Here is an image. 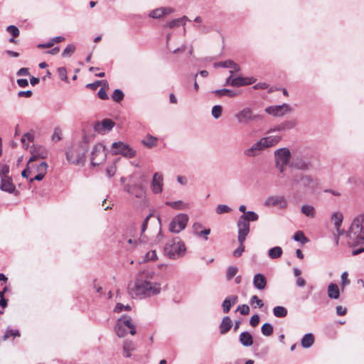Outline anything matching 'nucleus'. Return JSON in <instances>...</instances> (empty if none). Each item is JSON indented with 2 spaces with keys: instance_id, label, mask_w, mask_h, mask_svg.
Masks as SVG:
<instances>
[{
  "instance_id": "23",
  "label": "nucleus",
  "mask_w": 364,
  "mask_h": 364,
  "mask_svg": "<svg viewBox=\"0 0 364 364\" xmlns=\"http://www.w3.org/2000/svg\"><path fill=\"white\" fill-rule=\"evenodd\" d=\"M214 66L215 68L220 66V67L230 68L231 69L230 70V74H234L235 73H237L240 70V68L239 65L235 63L234 61H232L231 60L222 61V62H219V63H215L214 64Z\"/></svg>"
},
{
  "instance_id": "55",
  "label": "nucleus",
  "mask_w": 364,
  "mask_h": 364,
  "mask_svg": "<svg viewBox=\"0 0 364 364\" xmlns=\"http://www.w3.org/2000/svg\"><path fill=\"white\" fill-rule=\"evenodd\" d=\"M236 311H239L242 315H247L250 312V308L246 304L239 305Z\"/></svg>"
},
{
  "instance_id": "32",
  "label": "nucleus",
  "mask_w": 364,
  "mask_h": 364,
  "mask_svg": "<svg viewBox=\"0 0 364 364\" xmlns=\"http://www.w3.org/2000/svg\"><path fill=\"white\" fill-rule=\"evenodd\" d=\"M216 96H228L230 97H234L239 95V92L230 90V89H220V90H215L213 92Z\"/></svg>"
},
{
  "instance_id": "1",
  "label": "nucleus",
  "mask_w": 364,
  "mask_h": 364,
  "mask_svg": "<svg viewBox=\"0 0 364 364\" xmlns=\"http://www.w3.org/2000/svg\"><path fill=\"white\" fill-rule=\"evenodd\" d=\"M155 273L151 269L139 272L133 284L128 287V292L132 298H144L157 295L161 292V284L153 282Z\"/></svg>"
},
{
  "instance_id": "64",
  "label": "nucleus",
  "mask_w": 364,
  "mask_h": 364,
  "mask_svg": "<svg viewBox=\"0 0 364 364\" xmlns=\"http://www.w3.org/2000/svg\"><path fill=\"white\" fill-rule=\"evenodd\" d=\"M259 322V316L258 314L253 315L250 321V323L252 326L255 327L258 325Z\"/></svg>"
},
{
  "instance_id": "9",
  "label": "nucleus",
  "mask_w": 364,
  "mask_h": 364,
  "mask_svg": "<svg viewBox=\"0 0 364 364\" xmlns=\"http://www.w3.org/2000/svg\"><path fill=\"white\" fill-rule=\"evenodd\" d=\"M127 330H129V333L132 336L136 334L135 326L132 319L129 316L123 315L117 322L115 332L117 336L123 337L127 334Z\"/></svg>"
},
{
  "instance_id": "13",
  "label": "nucleus",
  "mask_w": 364,
  "mask_h": 364,
  "mask_svg": "<svg viewBox=\"0 0 364 364\" xmlns=\"http://www.w3.org/2000/svg\"><path fill=\"white\" fill-rule=\"evenodd\" d=\"M264 205L267 207H277L279 209H286L288 206V201L284 196H272L265 200Z\"/></svg>"
},
{
  "instance_id": "8",
  "label": "nucleus",
  "mask_w": 364,
  "mask_h": 364,
  "mask_svg": "<svg viewBox=\"0 0 364 364\" xmlns=\"http://www.w3.org/2000/svg\"><path fill=\"white\" fill-rule=\"evenodd\" d=\"M298 184L305 190L314 191L318 186V181L310 175L296 173L292 176L291 186Z\"/></svg>"
},
{
  "instance_id": "59",
  "label": "nucleus",
  "mask_w": 364,
  "mask_h": 364,
  "mask_svg": "<svg viewBox=\"0 0 364 364\" xmlns=\"http://www.w3.org/2000/svg\"><path fill=\"white\" fill-rule=\"evenodd\" d=\"M102 84L103 85H107V82L104 80V81H96L95 82H93V83H89L87 85V87L92 89V90H95L98 87V86Z\"/></svg>"
},
{
  "instance_id": "62",
  "label": "nucleus",
  "mask_w": 364,
  "mask_h": 364,
  "mask_svg": "<svg viewBox=\"0 0 364 364\" xmlns=\"http://www.w3.org/2000/svg\"><path fill=\"white\" fill-rule=\"evenodd\" d=\"M156 252L155 250H152L150 252H148L145 255V260L146 261H152L155 260L156 259Z\"/></svg>"
},
{
  "instance_id": "52",
  "label": "nucleus",
  "mask_w": 364,
  "mask_h": 364,
  "mask_svg": "<svg viewBox=\"0 0 364 364\" xmlns=\"http://www.w3.org/2000/svg\"><path fill=\"white\" fill-rule=\"evenodd\" d=\"M9 166L4 164L1 166L0 169V178H10L9 176Z\"/></svg>"
},
{
  "instance_id": "29",
  "label": "nucleus",
  "mask_w": 364,
  "mask_h": 364,
  "mask_svg": "<svg viewBox=\"0 0 364 364\" xmlns=\"http://www.w3.org/2000/svg\"><path fill=\"white\" fill-rule=\"evenodd\" d=\"M232 326V321L229 316H225L220 324L219 329L221 334L227 333Z\"/></svg>"
},
{
  "instance_id": "56",
  "label": "nucleus",
  "mask_w": 364,
  "mask_h": 364,
  "mask_svg": "<svg viewBox=\"0 0 364 364\" xmlns=\"http://www.w3.org/2000/svg\"><path fill=\"white\" fill-rule=\"evenodd\" d=\"M130 309H131L130 306H129V305L124 306L122 304L117 303L114 307V312L119 313V312L122 311L123 310L129 311Z\"/></svg>"
},
{
  "instance_id": "27",
  "label": "nucleus",
  "mask_w": 364,
  "mask_h": 364,
  "mask_svg": "<svg viewBox=\"0 0 364 364\" xmlns=\"http://www.w3.org/2000/svg\"><path fill=\"white\" fill-rule=\"evenodd\" d=\"M238 301V297L236 295H231L225 298L223 301L222 306L223 311L225 314H227L230 311L231 307L235 305Z\"/></svg>"
},
{
  "instance_id": "34",
  "label": "nucleus",
  "mask_w": 364,
  "mask_h": 364,
  "mask_svg": "<svg viewBox=\"0 0 364 364\" xmlns=\"http://www.w3.org/2000/svg\"><path fill=\"white\" fill-rule=\"evenodd\" d=\"M189 21V19L188 18L187 16H183V17L181 18H175L172 21H171L168 23V26L170 28H173L174 27H176V26H178L180 24H183V25H185L186 24V22Z\"/></svg>"
},
{
  "instance_id": "7",
  "label": "nucleus",
  "mask_w": 364,
  "mask_h": 364,
  "mask_svg": "<svg viewBox=\"0 0 364 364\" xmlns=\"http://www.w3.org/2000/svg\"><path fill=\"white\" fill-rule=\"evenodd\" d=\"M87 149L82 144L72 146L66 152V159L72 164L78 165L83 164L85 161Z\"/></svg>"
},
{
  "instance_id": "26",
  "label": "nucleus",
  "mask_w": 364,
  "mask_h": 364,
  "mask_svg": "<svg viewBox=\"0 0 364 364\" xmlns=\"http://www.w3.org/2000/svg\"><path fill=\"white\" fill-rule=\"evenodd\" d=\"M253 284L259 290L264 289L267 286L266 277L260 273L256 274L253 278Z\"/></svg>"
},
{
  "instance_id": "54",
  "label": "nucleus",
  "mask_w": 364,
  "mask_h": 364,
  "mask_svg": "<svg viewBox=\"0 0 364 364\" xmlns=\"http://www.w3.org/2000/svg\"><path fill=\"white\" fill-rule=\"evenodd\" d=\"M154 217V215L152 213H150L149 215L146 216L144 222L142 223L141 225V235L144 234L145 230H146L147 225L149 223V220Z\"/></svg>"
},
{
  "instance_id": "24",
  "label": "nucleus",
  "mask_w": 364,
  "mask_h": 364,
  "mask_svg": "<svg viewBox=\"0 0 364 364\" xmlns=\"http://www.w3.org/2000/svg\"><path fill=\"white\" fill-rule=\"evenodd\" d=\"M256 79L253 77H234V80L232 82V87H241L245 85H250L255 82Z\"/></svg>"
},
{
  "instance_id": "58",
  "label": "nucleus",
  "mask_w": 364,
  "mask_h": 364,
  "mask_svg": "<svg viewBox=\"0 0 364 364\" xmlns=\"http://www.w3.org/2000/svg\"><path fill=\"white\" fill-rule=\"evenodd\" d=\"M58 75L60 78L63 81H67V70L64 67L59 68L58 69Z\"/></svg>"
},
{
  "instance_id": "21",
  "label": "nucleus",
  "mask_w": 364,
  "mask_h": 364,
  "mask_svg": "<svg viewBox=\"0 0 364 364\" xmlns=\"http://www.w3.org/2000/svg\"><path fill=\"white\" fill-rule=\"evenodd\" d=\"M174 11V9L171 7H159L151 11L149 16L152 18H160L164 16L168 15Z\"/></svg>"
},
{
  "instance_id": "48",
  "label": "nucleus",
  "mask_w": 364,
  "mask_h": 364,
  "mask_svg": "<svg viewBox=\"0 0 364 364\" xmlns=\"http://www.w3.org/2000/svg\"><path fill=\"white\" fill-rule=\"evenodd\" d=\"M237 272H238L237 267H234V266H230L227 269V272H226L227 279L228 280H230L231 279L233 278V277L235 276V274L237 273Z\"/></svg>"
},
{
  "instance_id": "38",
  "label": "nucleus",
  "mask_w": 364,
  "mask_h": 364,
  "mask_svg": "<svg viewBox=\"0 0 364 364\" xmlns=\"http://www.w3.org/2000/svg\"><path fill=\"white\" fill-rule=\"evenodd\" d=\"M158 139L155 136L148 134L142 141L143 144L149 147H154L157 144Z\"/></svg>"
},
{
  "instance_id": "30",
  "label": "nucleus",
  "mask_w": 364,
  "mask_h": 364,
  "mask_svg": "<svg viewBox=\"0 0 364 364\" xmlns=\"http://www.w3.org/2000/svg\"><path fill=\"white\" fill-rule=\"evenodd\" d=\"M328 296L331 299H337L340 296V290L338 286L334 283H331L328 286Z\"/></svg>"
},
{
  "instance_id": "4",
  "label": "nucleus",
  "mask_w": 364,
  "mask_h": 364,
  "mask_svg": "<svg viewBox=\"0 0 364 364\" xmlns=\"http://www.w3.org/2000/svg\"><path fill=\"white\" fill-rule=\"evenodd\" d=\"M164 251L169 259H175L183 257L186 248L184 242L178 237H176L167 242Z\"/></svg>"
},
{
  "instance_id": "50",
  "label": "nucleus",
  "mask_w": 364,
  "mask_h": 364,
  "mask_svg": "<svg viewBox=\"0 0 364 364\" xmlns=\"http://www.w3.org/2000/svg\"><path fill=\"white\" fill-rule=\"evenodd\" d=\"M230 211L231 208L226 205L220 204L216 208V213L218 214L228 213H230Z\"/></svg>"
},
{
  "instance_id": "42",
  "label": "nucleus",
  "mask_w": 364,
  "mask_h": 364,
  "mask_svg": "<svg viewBox=\"0 0 364 364\" xmlns=\"http://www.w3.org/2000/svg\"><path fill=\"white\" fill-rule=\"evenodd\" d=\"M166 204L167 205L171 207L172 208H174L176 210L184 209L185 208H186V205H183V203L181 200H178V201H174V202L167 201L166 203Z\"/></svg>"
},
{
  "instance_id": "35",
  "label": "nucleus",
  "mask_w": 364,
  "mask_h": 364,
  "mask_svg": "<svg viewBox=\"0 0 364 364\" xmlns=\"http://www.w3.org/2000/svg\"><path fill=\"white\" fill-rule=\"evenodd\" d=\"M287 309L281 306H277L273 309L274 316L277 318H284L287 315Z\"/></svg>"
},
{
  "instance_id": "44",
  "label": "nucleus",
  "mask_w": 364,
  "mask_h": 364,
  "mask_svg": "<svg viewBox=\"0 0 364 364\" xmlns=\"http://www.w3.org/2000/svg\"><path fill=\"white\" fill-rule=\"evenodd\" d=\"M283 131H287L294 128L296 125V120H288L281 123Z\"/></svg>"
},
{
  "instance_id": "37",
  "label": "nucleus",
  "mask_w": 364,
  "mask_h": 364,
  "mask_svg": "<svg viewBox=\"0 0 364 364\" xmlns=\"http://www.w3.org/2000/svg\"><path fill=\"white\" fill-rule=\"evenodd\" d=\"M301 210L303 214L310 218H314L316 214L315 208L311 205H304Z\"/></svg>"
},
{
  "instance_id": "33",
  "label": "nucleus",
  "mask_w": 364,
  "mask_h": 364,
  "mask_svg": "<svg viewBox=\"0 0 364 364\" xmlns=\"http://www.w3.org/2000/svg\"><path fill=\"white\" fill-rule=\"evenodd\" d=\"M314 342V335L311 333L305 334L301 340V345L304 348H310Z\"/></svg>"
},
{
  "instance_id": "31",
  "label": "nucleus",
  "mask_w": 364,
  "mask_h": 364,
  "mask_svg": "<svg viewBox=\"0 0 364 364\" xmlns=\"http://www.w3.org/2000/svg\"><path fill=\"white\" fill-rule=\"evenodd\" d=\"M135 350V344L132 341H124L123 344L124 355L129 358L132 355V351Z\"/></svg>"
},
{
  "instance_id": "11",
  "label": "nucleus",
  "mask_w": 364,
  "mask_h": 364,
  "mask_svg": "<svg viewBox=\"0 0 364 364\" xmlns=\"http://www.w3.org/2000/svg\"><path fill=\"white\" fill-rule=\"evenodd\" d=\"M113 155L121 154L127 158H132L135 156V151L128 144L122 141L114 142L112 145Z\"/></svg>"
},
{
  "instance_id": "28",
  "label": "nucleus",
  "mask_w": 364,
  "mask_h": 364,
  "mask_svg": "<svg viewBox=\"0 0 364 364\" xmlns=\"http://www.w3.org/2000/svg\"><path fill=\"white\" fill-rule=\"evenodd\" d=\"M239 341L244 347H250L253 344V337L248 331H243L239 336Z\"/></svg>"
},
{
  "instance_id": "14",
  "label": "nucleus",
  "mask_w": 364,
  "mask_h": 364,
  "mask_svg": "<svg viewBox=\"0 0 364 364\" xmlns=\"http://www.w3.org/2000/svg\"><path fill=\"white\" fill-rule=\"evenodd\" d=\"M290 166L297 170L309 171L312 167V164L308 157L297 156L293 159Z\"/></svg>"
},
{
  "instance_id": "22",
  "label": "nucleus",
  "mask_w": 364,
  "mask_h": 364,
  "mask_svg": "<svg viewBox=\"0 0 364 364\" xmlns=\"http://www.w3.org/2000/svg\"><path fill=\"white\" fill-rule=\"evenodd\" d=\"M343 219V216L341 212H335L331 216V220L334 223V226L338 233V236H340L344 233V230L341 229Z\"/></svg>"
},
{
  "instance_id": "17",
  "label": "nucleus",
  "mask_w": 364,
  "mask_h": 364,
  "mask_svg": "<svg viewBox=\"0 0 364 364\" xmlns=\"http://www.w3.org/2000/svg\"><path fill=\"white\" fill-rule=\"evenodd\" d=\"M115 123L110 119H104L102 122H97L94 124V130L95 132L105 134L106 132H109L114 127Z\"/></svg>"
},
{
  "instance_id": "39",
  "label": "nucleus",
  "mask_w": 364,
  "mask_h": 364,
  "mask_svg": "<svg viewBox=\"0 0 364 364\" xmlns=\"http://www.w3.org/2000/svg\"><path fill=\"white\" fill-rule=\"evenodd\" d=\"M262 333L265 336H269L273 333L274 328L271 323H265L261 328Z\"/></svg>"
},
{
  "instance_id": "25",
  "label": "nucleus",
  "mask_w": 364,
  "mask_h": 364,
  "mask_svg": "<svg viewBox=\"0 0 364 364\" xmlns=\"http://www.w3.org/2000/svg\"><path fill=\"white\" fill-rule=\"evenodd\" d=\"M0 189L9 193H15L16 187L11 178H1Z\"/></svg>"
},
{
  "instance_id": "19",
  "label": "nucleus",
  "mask_w": 364,
  "mask_h": 364,
  "mask_svg": "<svg viewBox=\"0 0 364 364\" xmlns=\"http://www.w3.org/2000/svg\"><path fill=\"white\" fill-rule=\"evenodd\" d=\"M124 190L129 194L137 198H142L145 195L144 189L141 185H126Z\"/></svg>"
},
{
  "instance_id": "3",
  "label": "nucleus",
  "mask_w": 364,
  "mask_h": 364,
  "mask_svg": "<svg viewBox=\"0 0 364 364\" xmlns=\"http://www.w3.org/2000/svg\"><path fill=\"white\" fill-rule=\"evenodd\" d=\"M282 140L280 135H269L262 137L254 143L250 148L244 151V154L249 157L257 156L261 151L275 146Z\"/></svg>"
},
{
  "instance_id": "46",
  "label": "nucleus",
  "mask_w": 364,
  "mask_h": 364,
  "mask_svg": "<svg viewBox=\"0 0 364 364\" xmlns=\"http://www.w3.org/2000/svg\"><path fill=\"white\" fill-rule=\"evenodd\" d=\"M75 50V46L73 44H69L66 46L62 53L63 57H69L73 54Z\"/></svg>"
},
{
  "instance_id": "43",
  "label": "nucleus",
  "mask_w": 364,
  "mask_h": 364,
  "mask_svg": "<svg viewBox=\"0 0 364 364\" xmlns=\"http://www.w3.org/2000/svg\"><path fill=\"white\" fill-rule=\"evenodd\" d=\"M124 93L123 92L119 89L114 90L112 98V100L116 102H120L123 98H124Z\"/></svg>"
},
{
  "instance_id": "61",
  "label": "nucleus",
  "mask_w": 364,
  "mask_h": 364,
  "mask_svg": "<svg viewBox=\"0 0 364 364\" xmlns=\"http://www.w3.org/2000/svg\"><path fill=\"white\" fill-rule=\"evenodd\" d=\"M116 171H117V167H116L115 164H112L107 168L106 173L109 177H112L115 174Z\"/></svg>"
},
{
  "instance_id": "36",
  "label": "nucleus",
  "mask_w": 364,
  "mask_h": 364,
  "mask_svg": "<svg viewBox=\"0 0 364 364\" xmlns=\"http://www.w3.org/2000/svg\"><path fill=\"white\" fill-rule=\"evenodd\" d=\"M282 255V247L277 246L269 250L268 255L271 259H277Z\"/></svg>"
},
{
  "instance_id": "12",
  "label": "nucleus",
  "mask_w": 364,
  "mask_h": 364,
  "mask_svg": "<svg viewBox=\"0 0 364 364\" xmlns=\"http://www.w3.org/2000/svg\"><path fill=\"white\" fill-rule=\"evenodd\" d=\"M105 146L102 144H97L94 146L91 153V164L96 166L102 163L106 159Z\"/></svg>"
},
{
  "instance_id": "51",
  "label": "nucleus",
  "mask_w": 364,
  "mask_h": 364,
  "mask_svg": "<svg viewBox=\"0 0 364 364\" xmlns=\"http://www.w3.org/2000/svg\"><path fill=\"white\" fill-rule=\"evenodd\" d=\"M11 336H20V333L18 330L8 329L4 335V340L8 339Z\"/></svg>"
},
{
  "instance_id": "41",
  "label": "nucleus",
  "mask_w": 364,
  "mask_h": 364,
  "mask_svg": "<svg viewBox=\"0 0 364 364\" xmlns=\"http://www.w3.org/2000/svg\"><path fill=\"white\" fill-rule=\"evenodd\" d=\"M241 216H245L247 219V221L250 223V221L254 222L257 221L259 218L258 215L254 211L249 210L246 213L242 215Z\"/></svg>"
},
{
  "instance_id": "20",
  "label": "nucleus",
  "mask_w": 364,
  "mask_h": 364,
  "mask_svg": "<svg viewBox=\"0 0 364 364\" xmlns=\"http://www.w3.org/2000/svg\"><path fill=\"white\" fill-rule=\"evenodd\" d=\"M163 176L161 173L156 172L153 176L151 182V189L154 193H161L163 191Z\"/></svg>"
},
{
  "instance_id": "40",
  "label": "nucleus",
  "mask_w": 364,
  "mask_h": 364,
  "mask_svg": "<svg viewBox=\"0 0 364 364\" xmlns=\"http://www.w3.org/2000/svg\"><path fill=\"white\" fill-rule=\"evenodd\" d=\"M223 107L221 105H215L212 107L211 114L213 118L219 119L222 116Z\"/></svg>"
},
{
  "instance_id": "49",
  "label": "nucleus",
  "mask_w": 364,
  "mask_h": 364,
  "mask_svg": "<svg viewBox=\"0 0 364 364\" xmlns=\"http://www.w3.org/2000/svg\"><path fill=\"white\" fill-rule=\"evenodd\" d=\"M348 274L347 272H343L341 274V286L342 290H343L345 287L349 285L350 283V279H348Z\"/></svg>"
},
{
  "instance_id": "47",
  "label": "nucleus",
  "mask_w": 364,
  "mask_h": 364,
  "mask_svg": "<svg viewBox=\"0 0 364 364\" xmlns=\"http://www.w3.org/2000/svg\"><path fill=\"white\" fill-rule=\"evenodd\" d=\"M294 240L303 244L308 242V239L301 231H298L294 234Z\"/></svg>"
},
{
  "instance_id": "53",
  "label": "nucleus",
  "mask_w": 364,
  "mask_h": 364,
  "mask_svg": "<svg viewBox=\"0 0 364 364\" xmlns=\"http://www.w3.org/2000/svg\"><path fill=\"white\" fill-rule=\"evenodd\" d=\"M6 31L10 33L13 37H17L19 35V30L16 26H9L6 28Z\"/></svg>"
},
{
  "instance_id": "60",
  "label": "nucleus",
  "mask_w": 364,
  "mask_h": 364,
  "mask_svg": "<svg viewBox=\"0 0 364 364\" xmlns=\"http://www.w3.org/2000/svg\"><path fill=\"white\" fill-rule=\"evenodd\" d=\"M33 139H34V135L32 132H27L23 136H22V139H21V142L22 144L24 145L25 143H26V141H33Z\"/></svg>"
},
{
  "instance_id": "16",
  "label": "nucleus",
  "mask_w": 364,
  "mask_h": 364,
  "mask_svg": "<svg viewBox=\"0 0 364 364\" xmlns=\"http://www.w3.org/2000/svg\"><path fill=\"white\" fill-rule=\"evenodd\" d=\"M238 229L237 240H245L250 232V223L245 216H240L237 222Z\"/></svg>"
},
{
  "instance_id": "10",
  "label": "nucleus",
  "mask_w": 364,
  "mask_h": 364,
  "mask_svg": "<svg viewBox=\"0 0 364 364\" xmlns=\"http://www.w3.org/2000/svg\"><path fill=\"white\" fill-rule=\"evenodd\" d=\"M188 219L189 218L186 214L180 213L177 215L169 223V231L173 233H179L186 228Z\"/></svg>"
},
{
  "instance_id": "5",
  "label": "nucleus",
  "mask_w": 364,
  "mask_h": 364,
  "mask_svg": "<svg viewBox=\"0 0 364 364\" xmlns=\"http://www.w3.org/2000/svg\"><path fill=\"white\" fill-rule=\"evenodd\" d=\"M234 118L238 124L247 126L252 122L262 120L263 117L255 114L250 107H244L234 114Z\"/></svg>"
},
{
  "instance_id": "57",
  "label": "nucleus",
  "mask_w": 364,
  "mask_h": 364,
  "mask_svg": "<svg viewBox=\"0 0 364 364\" xmlns=\"http://www.w3.org/2000/svg\"><path fill=\"white\" fill-rule=\"evenodd\" d=\"M254 304H256L259 308H262L264 306L263 301L256 295L252 296L250 299V304L253 305Z\"/></svg>"
},
{
  "instance_id": "45",
  "label": "nucleus",
  "mask_w": 364,
  "mask_h": 364,
  "mask_svg": "<svg viewBox=\"0 0 364 364\" xmlns=\"http://www.w3.org/2000/svg\"><path fill=\"white\" fill-rule=\"evenodd\" d=\"M245 240H241V241H238L240 245L239 247L235 250L232 252V255L235 257H240L242 253L244 252L245 251V246H244V242Z\"/></svg>"
},
{
  "instance_id": "6",
  "label": "nucleus",
  "mask_w": 364,
  "mask_h": 364,
  "mask_svg": "<svg viewBox=\"0 0 364 364\" xmlns=\"http://www.w3.org/2000/svg\"><path fill=\"white\" fill-rule=\"evenodd\" d=\"M46 151L31 153V156L27 162L31 173H38L41 172V170L42 172H47L48 166L46 162L41 161L46 157Z\"/></svg>"
},
{
  "instance_id": "2",
  "label": "nucleus",
  "mask_w": 364,
  "mask_h": 364,
  "mask_svg": "<svg viewBox=\"0 0 364 364\" xmlns=\"http://www.w3.org/2000/svg\"><path fill=\"white\" fill-rule=\"evenodd\" d=\"M347 237L350 247L364 245V214H360L353 219Z\"/></svg>"
},
{
  "instance_id": "63",
  "label": "nucleus",
  "mask_w": 364,
  "mask_h": 364,
  "mask_svg": "<svg viewBox=\"0 0 364 364\" xmlns=\"http://www.w3.org/2000/svg\"><path fill=\"white\" fill-rule=\"evenodd\" d=\"M53 141H57L61 139V131L59 128H55L52 136Z\"/></svg>"
},
{
  "instance_id": "15",
  "label": "nucleus",
  "mask_w": 364,
  "mask_h": 364,
  "mask_svg": "<svg viewBox=\"0 0 364 364\" xmlns=\"http://www.w3.org/2000/svg\"><path fill=\"white\" fill-rule=\"evenodd\" d=\"M291 111V107L285 103L281 105L269 106L265 109L267 113L274 117H282Z\"/></svg>"
},
{
  "instance_id": "18",
  "label": "nucleus",
  "mask_w": 364,
  "mask_h": 364,
  "mask_svg": "<svg viewBox=\"0 0 364 364\" xmlns=\"http://www.w3.org/2000/svg\"><path fill=\"white\" fill-rule=\"evenodd\" d=\"M275 163L289 164L291 159L290 150L287 147L279 148L274 152Z\"/></svg>"
}]
</instances>
